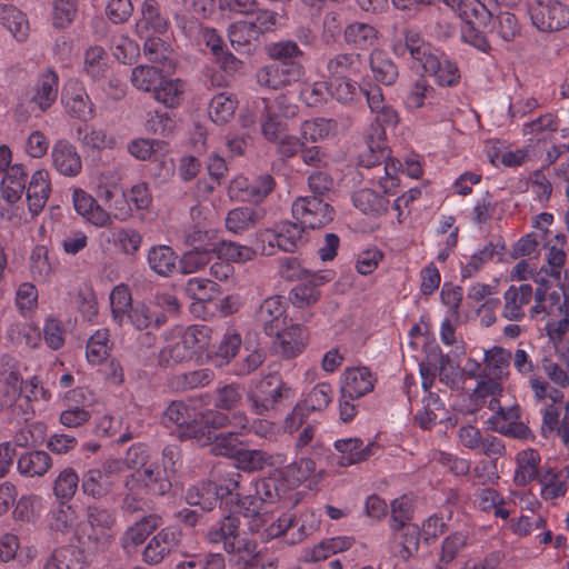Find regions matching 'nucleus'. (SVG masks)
Returning a JSON list of instances; mask_svg holds the SVG:
<instances>
[{"label":"nucleus","mask_w":569,"mask_h":569,"mask_svg":"<svg viewBox=\"0 0 569 569\" xmlns=\"http://www.w3.org/2000/svg\"><path fill=\"white\" fill-rule=\"evenodd\" d=\"M299 107L287 94H279L270 102L266 98L257 99L252 106L241 114L243 127H251L258 120L266 139L274 141L282 129L279 118L290 119L297 116Z\"/></svg>","instance_id":"nucleus-1"},{"label":"nucleus","mask_w":569,"mask_h":569,"mask_svg":"<svg viewBox=\"0 0 569 569\" xmlns=\"http://www.w3.org/2000/svg\"><path fill=\"white\" fill-rule=\"evenodd\" d=\"M239 511L247 518L249 531L258 536L262 542L286 533L293 523L291 515L286 513L276 518L270 508L261 507V503H258L252 496L241 499Z\"/></svg>","instance_id":"nucleus-2"},{"label":"nucleus","mask_w":569,"mask_h":569,"mask_svg":"<svg viewBox=\"0 0 569 569\" xmlns=\"http://www.w3.org/2000/svg\"><path fill=\"white\" fill-rule=\"evenodd\" d=\"M490 1L463 0L457 12V16L465 22L461 28V40L483 53L491 50L486 34L480 30V27L487 26L492 18Z\"/></svg>","instance_id":"nucleus-3"},{"label":"nucleus","mask_w":569,"mask_h":569,"mask_svg":"<svg viewBox=\"0 0 569 569\" xmlns=\"http://www.w3.org/2000/svg\"><path fill=\"white\" fill-rule=\"evenodd\" d=\"M296 396L295 390L282 381L279 375L266 376L248 395L251 410L257 415H264L276 410L283 402H290Z\"/></svg>","instance_id":"nucleus-4"},{"label":"nucleus","mask_w":569,"mask_h":569,"mask_svg":"<svg viewBox=\"0 0 569 569\" xmlns=\"http://www.w3.org/2000/svg\"><path fill=\"white\" fill-rule=\"evenodd\" d=\"M206 539L211 545H222L223 550L231 555L252 556L257 551V542L240 533V520L236 516H226L210 527Z\"/></svg>","instance_id":"nucleus-5"},{"label":"nucleus","mask_w":569,"mask_h":569,"mask_svg":"<svg viewBox=\"0 0 569 569\" xmlns=\"http://www.w3.org/2000/svg\"><path fill=\"white\" fill-rule=\"evenodd\" d=\"M200 411L183 401H172L163 412L162 423L174 429L181 440L193 439L196 442H207L208 436L198 425Z\"/></svg>","instance_id":"nucleus-6"},{"label":"nucleus","mask_w":569,"mask_h":569,"mask_svg":"<svg viewBox=\"0 0 569 569\" xmlns=\"http://www.w3.org/2000/svg\"><path fill=\"white\" fill-rule=\"evenodd\" d=\"M88 529L83 532L94 550H106L114 539V515L100 506L87 508Z\"/></svg>","instance_id":"nucleus-7"},{"label":"nucleus","mask_w":569,"mask_h":569,"mask_svg":"<svg viewBox=\"0 0 569 569\" xmlns=\"http://www.w3.org/2000/svg\"><path fill=\"white\" fill-rule=\"evenodd\" d=\"M528 11L532 24L543 32L558 31L569 24V8L558 0H533Z\"/></svg>","instance_id":"nucleus-8"},{"label":"nucleus","mask_w":569,"mask_h":569,"mask_svg":"<svg viewBox=\"0 0 569 569\" xmlns=\"http://www.w3.org/2000/svg\"><path fill=\"white\" fill-rule=\"evenodd\" d=\"M305 74L301 62H276L263 64L256 72L259 87L268 90H280L299 81Z\"/></svg>","instance_id":"nucleus-9"},{"label":"nucleus","mask_w":569,"mask_h":569,"mask_svg":"<svg viewBox=\"0 0 569 569\" xmlns=\"http://www.w3.org/2000/svg\"><path fill=\"white\" fill-rule=\"evenodd\" d=\"M292 216L303 227L319 229L333 220L335 210L322 198L306 196L295 200Z\"/></svg>","instance_id":"nucleus-10"},{"label":"nucleus","mask_w":569,"mask_h":569,"mask_svg":"<svg viewBox=\"0 0 569 569\" xmlns=\"http://www.w3.org/2000/svg\"><path fill=\"white\" fill-rule=\"evenodd\" d=\"M122 472L120 459L109 458L100 468H90L82 475L81 489L86 496L100 499L112 490V477Z\"/></svg>","instance_id":"nucleus-11"},{"label":"nucleus","mask_w":569,"mask_h":569,"mask_svg":"<svg viewBox=\"0 0 569 569\" xmlns=\"http://www.w3.org/2000/svg\"><path fill=\"white\" fill-rule=\"evenodd\" d=\"M391 50L399 58L409 56L412 67H422L435 48L423 39L420 31L406 28L399 37L392 39Z\"/></svg>","instance_id":"nucleus-12"},{"label":"nucleus","mask_w":569,"mask_h":569,"mask_svg":"<svg viewBox=\"0 0 569 569\" xmlns=\"http://www.w3.org/2000/svg\"><path fill=\"white\" fill-rule=\"evenodd\" d=\"M567 307L569 298L560 290L549 291L548 281L542 279L535 290V303L529 307L528 316L530 319L556 318Z\"/></svg>","instance_id":"nucleus-13"},{"label":"nucleus","mask_w":569,"mask_h":569,"mask_svg":"<svg viewBox=\"0 0 569 569\" xmlns=\"http://www.w3.org/2000/svg\"><path fill=\"white\" fill-rule=\"evenodd\" d=\"M305 229L299 222L281 221L272 229H267L262 237L270 246L276 244L282 251L293 252L308 241Z\"/></svg>","instance_id":"nucleus-14"},{"label":"nucleus","mask_w":569,"mask_h":569,"mask_svg":"<svg viewBox=\"0 0 569 569\" xmlns=\"http://www.w3.org/2000/svg\"><path fill=\"white\" fill-rule=\"evenodd\" d=\"M274 188V179L270 174H261L249 181L244 177L233 179L229 187L231 198L247 202H261Z\"/></svg>","instance_id":"nucleus-15"},{"label":"nucleus","mask_w":569,"mask_h":569,"mask_svg":"<svg viewBox=\"0 0 569 569\" xmlns=\"http://www.w3.org/2000/svg\"><path fill=\"white\" fill-rule=\"evenodd\" d=\"M459 358H426L419 363L420 373L423 378V386L438 375L441 382L448 386H456L462 380L461 363Z\"/></svg>","instance_id":"nucleus-16"},{"label":"nucleus","mask_w":569,"mask_h":569,"mask_svg":"<svg viewBox=\"0 0 569 569\" xmlns=\"http://www.w3.org/2000/svg\"><path fill=\"white\" fill-rule=\"evenodd\" d=\"M181 532L173 528L167 527L161 529L153 536L142 552V559L149 565H158L180 545Z\"/></svg>","instance_id":"nucleus-17"},{"label":"nucleus","mask_w":569,"mask_h":569,"mask_svg":"<svg viewBox=\"0 0 569 569\" xmlns=\"http://www.w3.org/2000/svg\"><path fill=\"white\" fill-rule=\"evenodd\" d=\"M72 202L77 213L81 216L87 222L97 228L111 226V214L83 189H73Z\"/></svg>","instance_id":"nucleus-18"},{"label":"nucleus","mask_w":569,"mask_h":569,"mask_svg":"<svg viewBox=\"0 0 569 569\" xmlns=\"http://www.w3.org/2000/svg\"><path fill=\"white\" fill-rule=\"evenodd\" d=\"M61 99L69 116L80 120L93 117V104L86 88L79 81L71 80L66 83Z\"/></svg>","instance_id":"nucleus-19"},{"label":"nucleus","mask_w":569,"mask_h":569,"mask_svg":"<svg viewBox=\"0 0 569 569\" xmlns=\"http://www.w3.org/2000/svg\"><path fill=\"white\" fill-rule=\"evenodd\" d=\"M502 316L511 321H521L526 317V307L535 302V290L529 283L510 286L503 293Z\"/></svg>","instance_id":"nucleus-20"},{"label":"nucleus","mask_w":569,"mask_h":569,"mask_svg":"<svg viewBox=\"0 0 569 569\" xmlns=\"http://www.w3.org/2000/svg\"><path fill=\"white\" fill-rule=\"evenodd\" d=\"M481 370L475 392L480 397L500 391V381L507 373L508 358H481Z\"/></svg>","instance_id":"nucleus-21"},{"label":"nucleus","mask_w":569,"mask_h":569,"mask_svg":"<svg viewBox=\"0 0 569 569\" xmlns=\"http://www.w3.org/2000/svg\"><path fill=\"white\" fill-rule=\"evenodd\" d=\"M333 447L339 453L337 465L340 467H349L363 462L378 450L377 443L368 442L363 445V441L356 437L336 440Z\"/></svg>","instance_id":"nucleus-22"},{"label":"nucleus","mask_w":569,"mask_h":569,"mask_svg":"<svg viewBox=\"0 0 569 569\" xmlns=\"http://www.w3.org/2000/svg\"><path fill=\"white\" fill-rule=\"evenodd\" d=\"M421 68L426 73L432 76L441 87H455L460 81V71L457 63L437 49L433 50Z\"/></svg>","instance_id":"nucleus-23"},{"label":"nucleus","mask_w":569,"mask_h":569,"mask_svg":"<svg viewBox=\"0 0 569 569\" xmlns=\"http://www.w3.org/2000/svg\"><path fill=\"white\" fill-rule=\"evenodd\" d=\"M520 408L517 405L508 408L499 407V410L488 420L489 427L501 435L526 439L530 433L527 426L519 421Z\"/></svg>","instance_id":"nucleus-24"},{"label":"nucleus","mask_w":569,"mask_h":569,"mask_svg":"<svg viewBox=\"0 0 569 569\" xmlns=\"http://www.w3.org/2000/svg\"><path fill=\"white\" fill-rule=\"evenodd\" d=\"M286 301L280 296H272L262 301L256 312V320L264 332L272 336L286 323Z\"/></svg>","instance_id":"nucleus-25"},{"label":"nucleus","mask_w":569,"mask_h":569,"mask_svg":"<svg viewBox=\"0 0 569 569\" xmlns=\"http://www.w3.org/2000/svg\"><path fill=\"white\" fill-rule=\"evenodd\" d=\"M352 121L349 117L337 119L316 118L306 120L300 127L301 139L305 142H317L329 136L336 134L340 129H347Z\"/></svg>","instance_id":"nucleus-26"},{"label":"nucleus","mask_w":569,"mask_h":569,"mask_svg":"<svg viewBox=\"0 0 569 569\" xmlns=\"http://www.w3.org/2000/svg\"><path fill=\"white\" fill-rule=\"evenodd\" d=\"M537 480L543 500L551 501L565 497L568 491L569 469L567 467L560 469L543 468Z\"/></svg>","instance_id":"nucleus-27"},{"label":"nucleus","mask_w":569,"mask_h":569,"mask_svg":"<svg viewBox=\"0 0 569 569\" xmlns=\"http://www.w3.org/2000/svg\"><path fill=\"white\" fill-rule=\"evenodd\" d=\"M24 191L30 213L38 216L43 210L51 192L49 172L44 169L36 170L29 183L26 184Z\"/></svg>","instance_id":"nucleus-28"},{"label":"nucleus","mask_w":569,"mask_h":569,"mask_svg":"<svg viewBox=\"0 0 569 569\" xmlns=\"http://www.w3.org/2000/svg\"><path fill=\"white\" fill-rule=\"evenodd\" d=\"M325 76L330 80L346 79L360 73V54L353 52H340L323 58Z\"/></svg>","instance_id":"nucleus-29"},{"label":"nucleus","mask_w":569,"mask_h":569,"mask_svg":"<svg viewBox=\"0 0 569 569\" xmlns=\"http://www.w3.org/2000/svg\"><path fill=\"white\" fill-rule=\"evenodd\" d=\"M274 333L273 348L276 352H281L283 356H298L302 353L309 341L308 331L300 325H291Z\"/></svg>","instance_id":"nucleus-30"},{"label":"nucleus","mask_w":569,"mask_h":569,"mask_svg":"<svg viewBox=\"0 0 569 569\" xmlns=\"http://www.w3.org/2000/svg\"><path fill=\"white\" fill-rule=\"evenodd\" d=\"M54 169L62 176L76 177L82 170V161L77 149L67 140H58L51 151Z\"/></svg>","instance_id":"nucleus-31"},{"label":"nucleus","mask_w":569,"mask_h":569,"mask_svg":"<svg viewBox=\"0 0 569 569\" xmlns=\"http://www.w3.org/2000/svg\"><path fill=\"white\" fill-rule=\"evenodd\" d=\"M368 106L372 113L376 114V121L381 127H396L399 123L400 117L398 111L389 103L386 102L382 91L379 87H373L366 91ZM379 139L385 136L382 128L376 129Z\"/></svg>","instance_id":"nucleus-32"},{"label":"nucleus","mask_w":569,"mask_h":569,"mask_svg":"<svg viewBox=\"0 0 569 569\" xmlns=\"http://www.w3.org/2000/svg\"><path fill=\"white\" fill-rule=\"evenodd\" d=\"M376 378L367 367L349 368L345 371L341 393L351 400L373 390Z\"/></svg>","instance_id":"nucleus-33"},{"label":"nucleus","mask_w":569,"mask_h":569,"mask_svg":"<svg viewBox=\"0 0 569 569\" xmlns=\"http://www.w3.org/2000/svg\"><path fill=\"white\" fill-rule=\"evenodd\" d=\"M264 210L256 207H238L226 217V228L234 234H242L256 228L264 218Z\"/></svg>","instance_id":"nucleus-34"},{"label":"nucleus","mask_w":569,"mask_h":569,"mask_svg":"<svg viewBox=\"0 0 569 569\" xmlns=\"http://www.w3.org/2000/svg\"><path fill=\"white\" fill-rule=\"evenodd\" d=\"M305 281L293 287L290 291V300L295 307L303 308L316 303L320 298L318 287L328 282L329 277L312 272Z\"/></svg>","instance_id":"nucleus-35"},{"label":"nucleus","mask_w":569,"mask_h":569,"mask_svg":"<svg viewBox=\"0 0 569 569\" xmlns=\"http://www.w3.org/2000/svg\"><path fill=\"white\" fill-rule=\"evenodd\" d=\"M168 29V20L160 12L156 0H144L141 7V18L136 23V33L142 38L151 30L156 33H164Z\"/></svg>","instance_id":"nucleus-36"},{"label":"nucleus","mask_w":569,"mask_h":569,"mask_svg":"<svg viewBox=\"0 0 569 569\" xmlns=\"http://www.w3.org/2000/svg\"><path fill=\"white\" fill-rule=\"evenodd\" d=\"M58 87L59 77L57 72L48 69L39 76L31 101L36 103L41 111L48 110L57 100Z\"/></svg>","instance_id":"nucleus-37"},{"label":"nucleus","mask_w":569,"mask_h":569,"mask_svg":"<svg viewBox=\"0 0 569 569\" xmlns=\"http://www.w3.org/2000/svg\"><path fill=\"white\" fill-rule=\"evenodd\" d=\"M27 171L22 164H13L6 172L1 180V193L6 201L14 203L21 199L26 184Z\"/></svg>","instance_id":"nucleus-38"},{"label":"nucleus","mask_w":569,"mask_h":569,"mask_svg":"<svg viewBox=\"0 0 569 569\" xmlns=\"http://www.w3.org/2000/svg\"><path fill=\"white\" fill-rule=\"evenodd\" d=\"M52 467V459L43 450L29 451L21 455L17 462L18 471L28 478L42 477Z\"/></svg>","instance_id":"nucleus-39"},{"label":"nucleus","mask_w":569,"mask_h":569,"mask_svg":"<svg viewBox=\"0 0 569 569\" xmlns=\"http://www.w3.org/2000/svg\"><path fill=\"white\" fill-rule=\"evenodd\" d=\"M241 351L248 353V356H254L259 352V349L250 337L243 340L236 328H227L219 342L216 356H237Z\"/></svg>","instance_id":"nucleus-40"},{"label":"nucleus","mask_w":569,"mask_h":569,"mask_svg":"<svg viewBox=\"0 0 569 569\" xmlns=\"http://www.w3.org/2000/svg\"><path fill=\"white\" fill-rule=\"evenodd\" d=\"M517 469L513 481L517 486H526L539 477L540 456L533 449L522 450L516 457Z\"/></svg>","instance_id":"nucleus-41"},{"label":"nucleus","mask_w":569,"mask_h":569,"mask_svg":"<svg viewBox=\"0 0 569 569\" xmlns=\"http://www.w3.org/2000/svg\"><path fill=\"white\" fill-rule=\"evenodd\" d=\"M177 259L173 249L166 244L151 247L147 256L150 269L162 277H168L176 270Z\"/></svg>","instance_id":"nucleus-42"},{"label":"nucleus","mask_w":569,"mask_h":569,"mask_svg":"<svg viewBox=\"0 0 569 569\" xmlns=\"http://www.w3.org/2000/svg\"><path fill=\"white\" fill-rule=\"evenodd\" d=\"M503 251V243L489 241L483 248L476 251L466 264L461 266V278L469 279L475 277L486 263L491 261L495 256H501Z\"/></svg>","instance_id":"nucleus-43"},{"label":"nucleus","mask_w":569,"mask_h":569,"mask_svg":"<svg viewBox=\"0 0 569 569\" xmlns=\"http://www.w3.org/2000/svg\"><path fill=\"white\" fill-rule=\"evenodd\" d=\"M343 38L347 44L356 49L367 50L377 42L378 32L371 24L352 22L346 27Z\"/></svg>","instance_id":"nucleus-44"},{"label":"nucleus","mask_w":569,"mask_h":569,"mask_svg":"<svg viewBox=\"0 0 569 569\" xmlns=\"http://www.w3.org/2000/svg\"><path fill=\"white\" fill-rule=\"evenodd\" d=\"M162 525V519L158 515H149L130 526L122 537V547H137L141 545L148 536Z\"/></svg>","instance_id":"nucleus-45"},{"label":"nucleus","mask_w":569,"mask_h":569,"mask_svg":"<svg viewBox=\"0 0 569 569\" xmlns=\"http://www.w3.org/2000/svg\"><path fill=\"white\" fill-rule=\"evenodd\" d=\"M186 500L189 505L199 506L203 510H212L220 500L218 483L212 481H202L190 487L187 490Z\"/></svg>","instance_id":"nucleus-46"},{"label":"nucleus","mask_w":569,"mask_h":569,"mask_svg":"<svg viewBox=\"0 0 569 569\" xmlns=\"http://www.w3.org/2000/svg\"><path fill=\"white\" fill-rule=\"evenodd\" d=\"M238 107V100L231 92H220L212 97L209 103L208 113L210 119L217 124L227 123L234 116Z\"/></svg>","instance_id":"nucleus-47"},{"label":"nucleus","mask_w":569,"mask_h":569,"mask_svg":"<svg viewBox=\"0 0 569 569\" xmlns=\"http://www.w3.org/2000/svg\"><path fill=\"white\" fill-rule=\"evenodd\" d=\"M370 68L377 81L385 86H392L399 76L398 67L382 50L370 53Z\"/></svg>","instance_id":"nucleus-48"},{"label":"nucleus","mask_w":569,"mask_h":569,"mask_svg":"<svg viewBox=\"0 0 569 569\" xmlns=\"http://www.w3.org/2000/svg\"><path fill=\"white\" fill-rule=\"evenodd\" d=\"M352 202L367 216L378 217L388 209L389 201L371 189H361L353 193Z\"/></svg>","instance_id":"nucleus-49"},{"label":"nucleus","mask_w":569,"mask_h":569,"mask_svg":"<svg viewBox=\"0 0 569 569\" xmlns=\"http://www.w3.org/2000/svg\"><path fill=\"white\" fill-rule=\"evenodd\" d=\"M556 244L548 246L546 252V266L541 268L548 276L552 277L557 281L561 280V274L567 261V253L563 249L566 243L565 234L556 236Z\"/></svg>","instance_id":"nucleus-50"},{"label":"nucleus","mask_w":569,"mask_h":569,"mask_svg":"<svg viewBox=\"0 0 569 569\" xmlns=\"http://www.w3.org/2000/svg\"><path fill=\"white\" fill-rule=\"evenodd\" d=\"M259 37L248 21H238L229 28V40L232 48L241 54H250L253 51L252 41Z\"/></svg>","instance_id":"nucleus-51"},{"label":"nucleus","mask_w":569,"mask_h":569,"mask_svg":"<svg viewBox=\"0 0 569 569\" xmlns=\"http://www.w3.org/2000/svg\"><path fill=\"white\" fill-rule=\"evenodd\" d=\"M162 78V71L158 67L139 64L132 69L130 81L137 90L153 93Z\"/></svg>","instance_id":"nucleus-52"},{"label":"nucleus","mask_w":569,"mask_h":569,"mask_svg":"<svg viewBox=\"0 0 569 569\" xmlns=\"http://www.w3.org/2000/svg\"><path fill=\"white\" fill-rule=\"evenodd\" d=\"M0 23L18 40L28 36L29 24L24 14L13 6L0 4Z\"/></svg>","instance_id":"nucleus-53"},{"label":"nucleus","mask_w":569,"mask_h":569,"mask_svg":"<svg viewBox=\"0 0 569 569\" xmlns=\"http://www.w3.org/2000/svg\"><path fill=\"white\" fill-rule=\"evenodd\" d=\"M209 331L204 326H190L183 331L177 347L181 345L189 356L200 355L209 345Z\"/></svg>","instance_id":"nucleus-54"},{"label":"nucleus","mask_w":569,"mask_h":569,"mask_svg":"<svg viewBox=\"0 0 569 569\" xmlns=\"http://www.w3.org/2000/svg\"><path fill=\"white\" fill-rule=\"evenodd\" d=\"M186 91V83L180 79H168L162 78L161 84L156 88L153 98L156 101L164 104L169 108H174L180 104L183 99Z\"/></svg>","instance_id":"nucleus-55"},{"label":"nucleus","mask_w":569,"mask_h":569,"mask_svg":"<svg viewBox=\"0 0 569 569\" xmlns=\"http://www.w3.org/2000/svg\"><path fill=\"white\" fill-rule=\"evenodd\" d=\"M491 33H495L500 40L511 42L520 36L521 26L517 17L509 11H501L492 16Z\"/></svg>","instance_id":"nucleus-56"},{"label":"nucleus","mask_w":569,"mask_h":569,"mask_svg":"<svg viewBox=\"0 0 569 569\" xmlns=\"http://www.w3.org/2000/svg\"><path fill=\"white\" fill-rule=\"evenodd\" d=\"M363 90L356 81L350 78L332 80L329 83L330 96L342 104H352L366 96Z\"/></svg>","instance_id":"nucleus-57"},{"label":"nucleus","mask_w":569,"mask_h":569,"mask_svg":"<svg viewBox=\"0 0 569 569\" xmlns=\"http://www.w3.org/2000/svg\"><path fill=\"white\" fill-rule=\"evenodd\" d=\"M234 460L237 468L246 472L259 471L273 465L271 455L257 449H240Z\"/></svg>","instance_id":"nucleus-58"},{"label":"nucleus","mask_w":569,"mask_h":569,"mask_svg":"<svg viewBox=\"0 0 569 569\" xmlns=\"http://www.w3.org/2000/svg\"><path fill=\"white\" fill-rule=\"evenodd\" d=\"M108 71L107 54L102 47L92 46L84 52L83 72L93 81H100Z\"/></svg>","instance_id":"nucleus-59"},{"label":"nucleus","mask_w":569,"mask_h":569,"mask_svg":"<svg viewBox=\"0 0 569 569\" xmlns=\"http://www.w3.org/2000/svg\"><path fill=\"white\" fill-rule=\"evenodd\" d=\"M126 321H129L138 330H143L152 325L160 328L166 323L167 318L162 313L156 315L147 305L138 302L130 308Z\"/></svg>","instance_id":"nucleus-60"},{"label":"nucleus","mask_w":569,"mask_h":569,"mask_svg":"<svg viewBox=\"0 0 569 569\" xmlns=\"http://www.w3.org/2000/svg\"><path fill=\"white\" fill-rule=\"evenodd\" d=\"M242 477L238 472H231L218 483L219 498L221 501L236 502L240 509L241 499L252 496L251 490L241 485Z\"/></svg>","instance_id":"nucleus-61"},{"label":"nucleus","mask_w":569,"mask_h":569,"mask_svg":"<svg viewBox=\"0 0 569 569\" xmlns=\"http://www.w3.org/2000/svg\"><path fill=\"white\" fill-rule=\"evenodd\" d=\"M124 497L123 508L128 511H137L142 507V496L147 491L141 476L136 472L128 475L123 481Z\"/></svg>","instance_id":"nucleus-62"},{"label":"nucleus","mask_w":569,"mask_h":569,"mask_svg":"<svg viewBox=\"0 0 569 569\" xmlns=\"http://www.w3.org/2000/svg\"><path fill=\"white\" fill-rule=\"evenodd\" d=\"M388 154L389 152L381 140L376 146L369 143L368 151L362 152L359 157V164L366 169H375L376 174H389L390 166L386 162Z\"/></svg>","instance_id":"nucleus-63"},{"label":"nucleus","mask_w":569,"mask_h":569,"mask_svg":"<svg viewBox=\"0 0 569 569\" xmlns=\"http://www.w3.org/2000/svg\"><path fill=\"white\" fill-rule=\"evenodd\" d=\"M79 487L77 471L67 467L59 472L53 483L54 496L61 501H69L73 498Z\"/></svg>","instance_id":"nucleus-64"}]
</instances>
